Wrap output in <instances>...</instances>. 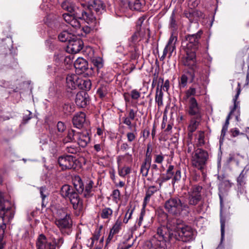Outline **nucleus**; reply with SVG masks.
<instances>
[{"instance_id": "1", "label": "nucleus", "mask_w": 249, "mask_h": 249, "mask_svg": "<svg viewBox=\"0 0 249 249\" xmlns=\"http://www.w3.org/2000/svg\"><path fill=\"white\" fill-rule=\"evenodd\" d=\"M184 201L182 196L171 197L165 201L164 207L166 211L172 215L188 216L191 210Z\"/></svg>"}, {"instance_id": "2", "label": "nucleus", "mask_w": 249, "mask_h": 249, "mask_svg": "<svg viewBox=\"0 0 249 249\" xmlns=\"http://www.w3.org/2000/svg\"><path fill=\"white\" fill-rule=\"evenodd\" d=\"M177 223V219L173 218L168 220L166 226H161L157 230L155 237L160 241H171L177 238V234L175 233L176 224Z\"/></svg>"}, {"instance_id": "3", "label": "nucleus", "mask_w": 249, "mask_h": 249, "mask_svg": "<svg viewBox=\"0 0 249 249\" xmlns=\"http://www.w3.org/2000/svg\"><path fill=\"white\" fill-rule=\"evenodd\" d=\"M75 190V187L65 184L61 187L60 194L63 197L69 199L74 209L81 212L83 207V200Z\"/></svg>"}, {"instance_id": "4", "label": "nucleus", "mask_w": 249, "mask_h": 249, "mask_svg": "<svg viewBox=\"0 0 249 249\" xmlns=\"http://www.w3.org/2000/svg\"><path fill=\"white\" fill-rule=\"evenodd\" d=\"M55 223L63 234L69 235L72 231V220L70 215L63 210L57 211Z\"/></svg>"}, {"instance_id": "5", "label": "nucleus", "mask_w": 249, "mask_h": 249, "mask_svg": "<svg viewBox=\"0 0 249 249\" xmlns=\"http://www.w3.org/2000/svg\"><path fill=\"white\" fill-rule=\"evenodd\" d=\"M181 222V220L177 219L175 233L177 234L178 237L174 238V239H181L183 242L193 241L195 239L196 231L190 226L185 225Z\"/></svg>"}, {"instance_id": "6", "label": "nucleus", "mask_w": 249, "mask_h": 249, "mask_svg": "<svg viewBox=\"0 0 249 249\" xmlns=\"http://www.w3.org/2000/svg\"><path fill=\"white\" fill-rule=\"evenodd\" d=\"M75 17L84 20L88 24H96L97 22L96 16L84 3H81L77 7L75 11Z\"/></svg>"}, {"instance_id": "7", "label": "nucleus", "mask_w": 249, "mask_h": 249, "mask_svg": "<svg viewBox=\"0 0 249 249\" xmlns=\"http://www.w3.org/2000/svg\"><path fill=\"white\" fill-rule=\"evenodd\" d=\"M15 211L10 201L4 198L3 194L0 192V217L3 221H11L14 217Z\"/></svg>"}, {"instance_id": "8", "label": "nucleus", "mask_w": 249, "mask_h": 249, "mask_svg": "<svg viewBox=\"0 0 249 249\" xmlns=\"http://www.w3.org/2000/svg\"><path fill=\"white\" fill-rule=\"evenodd\" d=\"M74 186L76 191L79 194H83L85 197H89L93 195V185L94 182L91 180H88L86 182L85 187L84 184L79 177H75L73 182Z\"/></svg>"}, {"instance_id": "9", "label": "nucleus", "mask_w": 249, "mask_h": 249, "mask_svg": "<svg viewBox=\"0 0 249 249\" xmlns=\"http://www.w3.org/2000/svg\"><path fill=\"white\" fill-rule=\"evenodd\" d=\"M201 187L196 186L193 187L190 192L185 196H182L184 202L187 204L190 209L192 206L196 205L201 200L202 196L200 194ZM191 210V209H190Z\"/></svg>"}, {"instance_id": "10", "label": "nucleus", "mask_w": 249, "mask_h": 249, "mask_svg": "<svg viewBox=\"0 0 249 249\" xmlns=\"http://www.w3.org/2000/svg\"><path fill=\"white\" fill-rule=\"evenodd\" d=\"M208 156V152L201 148L195 150L194 154L192 156L193 166L198 169H202L206 163Z\"/></svg>"}, {"instance_id": "11", "label": "nucleus", "mask_w": 249, "mask_h": 249, "mask_svg": "<svg viewBox=\"0 0 249 249\" xmlns=\"http://www.w3.org/2000/svg\"><path fill=\"white\" fill-rule=\"evenodd\" d=\"M202 34V31H199L196 34L186 35L185 39L182 41V47L186 48L187 50H196L197 49Z\"/></svg>"}, {"instance_id": "12", "label": "nucleus", "mask_w": 249, "mask_h": 249, "mask_svg": "<svg viewBox=\"0 0 249 249\" xmlns=\"http://www.w3.org/2000/svg\"><path fill=\"white\" fill-rule=\"evenodd\" d=\"M76 160L72 156H62L58 158V163L62 170L74 169Z\"/></svg>"}, {"instance_id": "13", "label": "nucleus", "mask_w": 249, "mask_h": 249, "mask_svg": "<svg viewBox=\"0 0 249 249\" xmlns=\"http://www.w3.org/2000/svg\"><path fill=\"white\" fill-rule=\"evenodd\" d=\"M201 107L199 106L195 98H190L188 114L190 115L195 116L197 119H200L201 117Z\"/></svg>"}, {"instance_id": "14", "label": "nucleus", "mask_w": 249, "mask_h": 249, "mask_svg": "<svg viewBox=\"0 0 249 249\" xmlns=\"http://www.w3.org/2000/svg\"><path fill=\"white\" fill-rule=\"evenodd\" d=\"M83 48V42L79 38L73 36L67 44L68 51L72 53H77Z\"/></svg>"}, {"instance_id": "15", "label": "nucleus", "mask_w": 249, "mask_h": 249, "mask_svg": "<svg viewBox=\"0 0 249 249\" xmlns=\"http://www.w3.org/2000/svg\"><path fill=\"white\" fill-rule=\"evenodd\" d=\"M36 249H55V245L49 242L43 234L39 235L36 241Z\"/></svg>"}, {"instance_id": "16", "label": "nucleus", "mask_w": 249, "mask_h": 249, "mask_svg": "<svg viewBox=\"0 0 249 249\" xmlns=\"http://www.w3.org/2000/svg\"><path fill=\"white\" fill-rule=\"evenodd\" d=\"M249 170V166H246L237 178V188L241 194L246 193L245 184L246 183L247 174Z\"/></svg>"}, {"instance_id": "17", "label": "nucleus", "mask_w": 249, "mask_h": 249, "mask_svg": "<svg viewBox=\"0 0 249 249\" xmlns=\"http://www.w3.org/2000/svg\"><path fill=\"white\" fill-rule=\"evenodd\" d=\"M87 6L96 13V15H100L105 11V5L101 0H93L89 2Z\"/></svg>"}, {"instance_id": "18", "label": "nucleus", "mask_w": 249, "mask_h": 249, "mask_svg": "<svg viewBox=\"0 0 249 249\" xmlns=\"http://www.w3.org/2000/svg\"><path fill=\"white\" fill-rule=\"evenodd\" d=\"M141 38L140 33L136 32L128 40V45L131 48L130 51L134 53L135 57H136L138 54V48L137 44Z\"/></svg>"}, {"instance_id": "19", "label": "nucleus", "mask_w": 249, "mask_h": 249, "mask_svg": "<svg viewBox=\"0 0 249 249\" xmlns=\"http://www.w3.org/2000/svg\"><path fill=\"white\" fill-rule=\"evenodd\" d=\"M89 102V95L85 91H81L77 93L75 103L79 107H86Z\"/></svg>"}, {"instance_id": "20", "label": "nucleus", "mask_w": 249, "mask_h": 249, "mask_svg": "<svg viewBox=\"0 0 249 249\" xmlns=\"http://www.w3.org/2000/svg\"><path fill=\"white\" fill-rule=\"evenodd\" d=\"M80 82V78L75 74H68L66 77V86L71 89H74L78 88Z\"/></svg>"}, {"instance_id": "21", "label": "nucleus", "mask_w": 249, "mask_h": 249, "mask_svg": "<svg viewBox=\"0 0 249 249\" xmlns=\"http://www.w3.org/2000/svg\"><path fill=\"white\" fill-rule=\"evenodd\" d=\"M72 122L75 127L78 128H82L86 123L85 113L83 112L77 113L73 117Z\"/></svg>"}, {"instance_id": "22", "label": "nucleus", "mask_w": 249, "mask_h": 249, "mask_svg": "<svg viewBox=\"0 0 249 249\" xmlns=\"http://www.w3.org/2000/svg\"><path fill=\"white\" fill-rule=\"evenodd\" d=\"M74 66L77 72L80 74L88 69V64L85 59L79 57L75 61Z\"/></svg>"}, {"instance_id": "23", "label": "nucleus", "mask_w": 249, "mask_h": 249, "mask_svg": "<svg viewBox=\"0 0 249 249\" xmlns=\"http://www.w3.org/2000/svg\"><path fill=\"white\" fill-rule=\"evenodd\" d=\"M189 50L186 51V56L183 61L184 65L189 66L193 68L195 65L196 62V53L195 50H192V51L189 52Z\"/></svg>"}, {"instance_id": "24", "label": "nucleus", "mask_w": 249, "mask_h": 249, "mask_svg": "<svg viewBox=\"0 0 249 249\" xmlns=\"http://www.w3.org/2000/svg\"><path fill=\"white\" fill-rule=\"evenodd\" d=\"M77 140L79 146L85 147L90 140L89 133L87 131L78 132Z\"/></svg>"}, {"instance_id": "25", "label": "nucleus", "mask_w": 249, "mask_h": 249, "mask_svg": "<svg viewBox=\"0 0 249 249\" xmlns=\"http://www.w3.org/2000/svg\"><path fill=\"white\" fill-rule=\"evenodd\" d=\"M241 92V88H240V83H238V87L237 88V92L234 97L233 99V107L231 109V110H233V112L237 111L236 114L235 115L236 119L237 121H238V118L240 114L239 112V102L237 101L238 97Z\"/></svg>"}, {"instance_id": "26", "label": "nucleus", "mask_w": 249, "mask_h": 249, "mask_svg": "<svg viewBox=\"0 0 249 249\" xmlns=\"http://www.w3.org/2000/svg\"><path fill=\"white\" fill-rule=\"evenodd\" d=\"M177 41V37L176 36H174L172 33L169 38L167 44L166 45L165 48L164 49V50L167 51V53L169 52V57H170L173 52L176 49L175 44Z\"/></svg>"}, {"instance_id": "27", "label": "nucleus", "mask_w": 249, "mask_h": 249, "mask_svg": "<svg viewBox=\"0 0 249 249\" xmlns=\"http://www.w3.org/2000/svg\"><path fill=\"white\" fill-rule=\"evenodd\" d=\"M56 126L58 133L59 134L56 133L53 134L52 136V139H53L54 142L56 143L59 141V138H61V133L64 132L66 129V126L65 125V124L61 121H59L57 123Z\"/></svg>"}, {"instance_id": "28", "label": "nucleus", "mask_w": 249, "mask_h": 249, "mask_svg": "<svg viewBox=\"0 0 249 249\" xmlns=\"http://www.w3.org/2000/svg\"><path fill=\"white\" fill-rule=\"evenodd\" d=\"M78 6L79 5L75 6L71 0H65L61 4V7L63 9L72 13L74 16L75 11Z\"/></svg>"}, {"instance_id": "29", "label": "nucleus", "mask_w": 249, "mask_h": 249, "mask_svg": "<svg viewBox=\"0 0 249 249\" xmlns=\"http://www.w3.org/2000/svg\"><path fill=\"white\" fill-rule=\"evenodd\" d=\"M219 198H220V204L221 207V212L222 211V209L223 206V198L222 193L220 190H219L218 194ZM220 224H221V240L222 241L224 238V234H225V220L221 216L220 218Z\"/></svg>"}, {"instance_id": "30", "label": "nucleus", "mask_w": 249, "mask_h": 249, "mask_svg": "<svg viewBox=\"0 0 249 249\" xmlns=\"http://www.w3.org/2000/svg\"><path fill=\"white\" fill-rule=\"evenodd\" d=\"M159 190V188H158L156 186L152 185L149 186L146 192L145 196L144 198L143 205V207H145L148 201H149L150 198L152 196H153L157 191Z\"/></svg>"}, {"instance_id": "31", "label": "nucleus", "mask_w": 249, "mask_h": 249, "mask_svg": "<svg viewBox=\"0 0 249 249\" xmlns=\"http://www.w3.org/2000/svg\"><path fill=\"white\" fill-rule=\"evenodd\" d=\"M151 160H144L141 166V173L144 177H146L151 167Z\"/></svg>"}, {"instance_id": "32", "label": "nucleus", "mask_w": 249, "mask_h": 249, "mask_svg": "<svg viewBox=\"0 0 249 249\" xmlns=\"http://www.w3.org/2000/svg\"><path fill=\"white\" fill-rule=\"evenodd\" d=\"M73 36L74 35L69 33L68 32L64 31L59 34L58 38L61 42L69 43V41Z\"/></svg>"}, {"instance_id": "33", "label": "nucleus", "mask_w": 249, "mask_h": 249, "mask_svg": "<svg viewBox=\"0 0 249 249\" xmlns=\"http://www.w3.org/2000/svg\"><path fill=\"white\" fill-rule=\"evenodd\" d=\"M142 5L140 0H129L128 2V6L132 10L141 11Z\"/></svg>"}, {"instance_id": "34", "label": "nucleus", "mask_w": 249, "mask_h": 249, "mask_svg": "<svg viewBox=\"0 0 249 249\" xmlns=\"http://www.w3.org/2000/svg\"><path fill=\"white\" fill-rule=\"evenodd\" d=\"M122 225L121 220L118 219L110 230L108 239H110L114 234L117 233L121 229Z\"/></svg>"}, {"instance_id": "35", "label": "nucleus", "mask_w": 249, "mask_h": 249, "mask_svg": "<svg viewBox=\"0 0 249 249\" xmlns=\"http://www.w3.org/2000/svg\"><path fill=\"white\" fill-rule=\"evenodd\" d=\"M113 211L111 209L105 207L101 210L100 215L103 219H109L112 215Z\"/></svg>"}, {"instance_id": "36", "label": "nucleus", "mask_w": 249, "mask_h": 249, "mask_svg": "<svg viewBox=\"0 0 249 249\" xmlns=\"http://www.w3.org/2000/svg\"><path fill=\"white\" fill-rule=\"evenodd\" d=\"M163 93L161 88L159 89L158 87L156 89L155 101L156 103H157L159 107L163 106Z\"/></svg>"}, {"instance_id": "37", "label": "nucleus", "mask_w": 249, "mask_h": 249, "mask_svg": "<svg viewBox=\"0 0 249 249\" xmlns=\"http://www.w3.org/2000/svg\"><path fill=\"white\" fill-rule=\"evenodd\" d=\"M80 84L78 88L85 90H89L91 87V82L90 80H83L80 78Z\"/></svg>"}, {"instance_id": "38", "label": "nucleus", "mask_w": 249, "mask_h": 249, "mask_svg": "<svg viewBox=\"0 0 249 249\" xmlns=\"http://www.w3.org/2000/svg\"><path fill=\"white\" fill-rule=\"evenodd\" d=\"M201 93L200 91H197L196 88L191 87L189 88L188 90H187L185 92V97H184L185 99H188L190 97L191 98L192 96L195 95H200Z\"/></svg>"}, {"instance_id": "39", "label": "nucleus", "mask_w": 249, "mask_h": 249, "mask_svg": "<svg viewBox=\"0 0 249 249\" xmlns=\"http://www.w3.org/2000/svg\"><path fill=\"white\" fill-rule=\"evenodd\" d=\"M80 148L74 144H71L69 146H67L65 150L66 153L76 154L78 153L80 151Z\"/></svg>"}, {"instance_id": "40", "label": "nucleus", "mask_w": 249, "mask_h": 249, "mask_svg": "<svg viewBox=\"0 0 249 249\" xmlns=\"http://www.w3.org/2000/svg\"><path fill=\"white\" fill-rule=\"evenodd\" d=\"M126 209L127 212L125 213L124 217L123 219V222L125 224L127 223L128 220L131 218L132 215L134 210V208H132L131 205L128 206L126 207Z\"/></svg>"}, {"instance_id": "41", "label": "nucleus", "mask_w": 249, "mask_h": 249, "mask_svg": "<svg viewBox=\"0 0 249 249\" xmlns=\"http://www.w3.org/2000/svg\"><path fill=\"white\" fill-rule=\"evenodd\" d=\"M199 120L200 119H197L196 117H195V119H192L189 126V129L190 131L193 132L196 129L199 124Z\"/></svg>"}, {"instance_id": "42", "label": "nucleus", "mask_w": 249, "mask_h": 249, "mask_svg": "<svg viewBox=\"0 0 249 249\" xmlns=\"http://www.w3.org/2000/svg\"><path fill=\"white\" fill-rule=\"evenodd\" d=\"M205 135L203 131H200L198 133L196 145L198 147L202 146L205 144Z\"/></svg>"}, {"instance_id": "43", "label": "nucleus", "mask_w": 249, "mask_h": 249, "mask_svg": "<svg viewBox=\"0 0 249 249\" xmlns=\"http://www.w3.org/2000/svg\"><path fill=\"white\" fill-rule=\"evenodd\" d=\"M188 76L185 74H182L179 80V86L180 89L184 88L186 87L188 82Z\"/></svg>"}, {"instance_id": "44", "label": "nucleus", "mask_w": 249, "mask_h": 249, "mask_svg": "<svg viewBox=\"0 0 249 249\" xmlns=\"http://www.w3.org/2000/svg\"><path fill=\"white\" fill-rule=\"evenodd\" d=\"M131 172V168L129 167H124L119 168L118 174L120 176L124 177L126 175L130 174Z\"/></svg>"}, {"instance_id": "45", "label": "nucleus", "mask_w": 249, "mask_h": 249, "mask_svg": "<svg viewBox=\"0 0 249 249\" xmlns=\"http://www.w3.org/2000/svg\"><path fill=\"white\" fill-rule=\"evenodd\" d=\"M88 26H85L82 28V31H83L84 35L82 33L81 34L82 36H85L87 34H89L90 33V32L93 30L96 26V24H88Z\"/></svg>"}, {"instance_id": "46", "label": "nucleus", "mask_w": 249, "mask_h": 249, "mask_svg": "<svg viewBox=\"0 0 249 249\" xmlns=\"http://www.w3.org/2000/svg\"><path fill=\"white\" fill-rule=\"evenodd\" d=\"M169 27L173 30H176L177 28V24L175 18L174 12H172L171 16L170 18Z\"/></svg>"}, {"instance_id": "47", "label": "nucleus", "mask_w": 249, "mask_h": 249, "mask_svg": "<svg viewBox=\"0 0 249 249\" xmlns=\"http://www.w3.org/2000/svg\"><path fill=\"white\" fill-rule=\"evenodd\" d=\"M78 132H76L73 129L69 130L67 134L68 139L71 140L72 142L77 140Z\"/></svg>"}, {"instance_id": "48", "label": "nucleus", "mask_w": 249, "mask_h": 249, "mask_svg": "<svg viewBox=\"0 0 249 249\" xmlns=\"http://www.w3.org/2000/svg\"><path fill=\"white\" fill-rule=\"evenodd\" d=\"M39 190L41 197L42 198V205H44V202L45 201V199L48 195V193L45 187H41L39 188Z\"/></svg>"}, {"instance_id": "49", "label": "nucleus", "mask_w": 249, "mask_h": 249, "mask_svg": "<svg viewBox=\"0 0 249 249\" xmlns=\"http://www.w3.org/2000/svg\"><path fill=\"white\" fill-rule=\"evenodd\" d=\"M174 169V166L172 165H170L169 167H168V169H167L166 174L165 175L166 177L169 178V179H170L172 178L174 173L175 171Z\"/></svg>"}, {"instance_id": "50", "label": "nucleus", "mask_w": 249, "mask_h": 249, "mask_svg": "<svg viewBox=\"0 0 249 249\" xmlns=\"http://www.w3.org/2000/svg\"><path fill=\"white\" fill-rule=\"evenodd\" d=\"M130 96L133 100H138L141 96V92L136 89H133L130 91Z\"/></svg>"}, {"instance_id": "51", "label": "nucleus", "mask_w": 249, "mask_h": 249, "mask_svg": "<svg viewBox=\"0 0 249 249\" xmlns=\"http://www.w3.org/2000/svg\"><path fill=\"white\" fill-rule=\"evenodd\" d=\"M73 110V108L70 104H65L63 107V111L65 114H69Z\"/></svg>"}, {"instance_id": "52", "label": "nucleus", "mask_w": 249, "mask_h": 249, "mask_svg": "<svg viewBox=\"0 0 249 249\" xmlns=\"http://www.w3.org/2000/svg\"><path fill=\"white\" fill-rule=\"evenodd\" d=\"M175 175L174 174L172 179V183H174L176 181L180 180L181 179V172L180 170H177L175 171Z\"/></svg>"}, {"instance_id": "53", "label": "nucleus", "mask_w": 249, "mask_h": 249, "mask_svg": "<svg viewBox=\"0 0 249 249\" xmlns=\"http://www.w3.org/2000/svg\"><path fill=\"white\" fill-rule=\"evenodd\" d=\"M75 18L76 17H75L74 19H72V21H71L69 24L75 29H80L81 27L80 23L79 20Z\"/></svg>"}, {"instance_id": "54", "label": "nucleus", "mask_w": 249, "mask_h": 249, "mask_svg": "<svg viewBox=\"0 0 249 249\" xmlns=\"http://www.w3.org/2000/svg\"><path fill=\"white\" fill-rule=\"evenodd\" d=\"M92 63L98 68H101L103 67L102 59L100 57L93 58Z\"/></svg>"}, {"instance_id": "55", "label": "nucleus", "mask_w": 249, "mask_h": 249, "mask_svg": "<svg viewBox=\"0 0 249 249\" xmlns=\"http://www.w3.org/2000/svg\"><path fill=\"white\" fill-rule=\"evenodd\" d=\"M112 196L113 200L116 202H118V201L120 199V191L118 189L114 190L112 192Z\"/></svg>"}, {"instance_id": "56", "label": "nucleus", "mask_w": 249, "mask_h": 249, "mask_svg": "<svg viewBox=\"0 0 249 249\" xmlns=\"http://www.w3.org/2000/svg\"><path fill=\"white\" fill-rule=\"evenodd\" d=\"M64 243V239L63 237H59L57 240L55 239H53L52 243L53 245H55V249L56 248L59 249Z\"/></svg>"}, {"instance_id": "57", "label": "nucleus", "mask_w": 249, "mask_h": 249, "mask_svg": "<svg viewBox=\"0 0 249 249\" xmlns=\"http://www.w3.org/2000/svg\"><path fill=\"white\" fill-rule=\"evenodd\" d=\"M152 151V149L151 148V146L150 144H147L146 152V157L144 160H151V153Z\"/></svg>"}, {"instance_id": "58", "label": "nucleus", "mask_w": 249, "mask_h": 249, "mask_svg": "<svg viewBox=\"0 0 249 249\" xmlns=\"http://www.w3.org/2000/svg\"><path fill=\"white\" fill-rule=\"evenodd\" d=\"M195 150V145L191 142H188L187 147L185 150L186 152L188 154H190L192 156L194 154V151Z\"/></svg>"}, {"instance_id": "59", "label": "nucleus", "mask_w": 249, "mask_h": 249, "mask_svg": "<svg viewBox=\"0 0 249 249\" xmlns=\"http://www.w3.org/2000/svg\"><path fill=\"white\" fill-rule=\"evenodd\" d=\"M230 132L231 134V137H235L239 135H242L244 136L245 135V133H240L239 129L237 128L231 129Z\"/></svg>"}, {"instance_id": "60", "label": "nucleus", "mask_w": 249, "mask_h": 249, "mask_svg": "<svg viewBox=\"0 0 249 249\" xmlns=\"http://www.w3.org/2000/svg\"><path fill=\"white\" fill-rule=\"evenodd\" d=\"M97 92L100 97L103 98L107 94V89L105 87H102L98 89Z\"/></svg>"}, {"instance_id": "61", "label": "nucleus", "mask_w": 249, "mask_h": 249, "mask_svg": "<svg viewBox=\"0 0 249 249\" xmlns=\"http://www.w3.org/2000/svg\"><path fill=\"white\" fill-rule=\"evenodd\" d=\"M63 16L65 21L68 24H69L71 21H72V19H74L75 17L72 14V15H70L69 14H64Z\"/></svg>"}, {"instance_id": "62", "label": "nucleus", "mask_w": 249, "mask_h": 249, "mask_svg": "<svg viewBox=\"0 0 249 249\" xmlns=\"http://www.w3.org/2000/svg\"><path fill=\"white\" fill-rule=\"evenodd\" d=\"M123 122L124 124L127 125L128 126L129 129H131L132 128V123L131 120V119L129 118L128 117H124L122 118Z\"/></svg>"}, {"instance_id": "63", "label": "nucleus", "mask_w": 249, "mask_h": 249, "mask_svg": "<svg viewBox=\"0 0 249 249\" xmlns=\"http://www.w3.org/2000/svg\"><path fill=\"white\" fill-rule=\"evenodd\" d=\"M27 114H25L23 117V123L26 124L32 118V113L30 111L27 110Z\"/></svg>"}, {"instance_id": "64", "label": "nucleus", "mask_w": 249, "mask_h": 249, "mask_svg": "<svg viewBox=\"0 0 249 249\" xmlns=\"http://www.w3.org/2000/svg\"><path fill=\"white\" fill-rule=\"evenodd\" d=\"M164 160V157L162 154L155 155L154 162L158 164L162 163Z\"/></svg>"}]
</instances>
